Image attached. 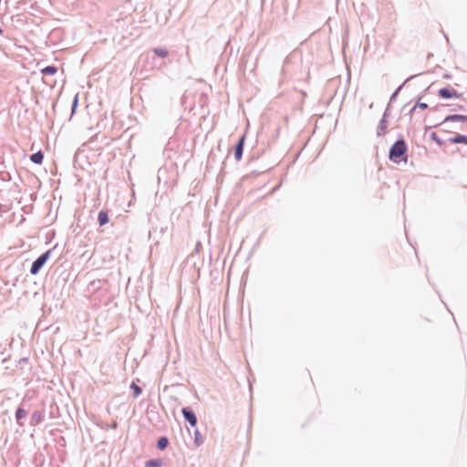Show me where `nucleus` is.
<instances>
[{"mask_svg": "<svg viewBox=\"0 0 467 467\" xmlns=\"http://www.w3.org/2000/svg\"><path fill=\"white\" fill-rule=\"evenodd\" d=\"M244 139H245V137H244V136H243V137L240 139V140H239L238 144H237V145H236V147H235L234 156H235V159H236L237 161L241 160V158H242V155H243V150H244Z\"/></svg>", "mask_w": 467, "mask_h": 467, "instance_id": "5", "label": "nucleus"}, {"mask_svg": "<svg viewBox=\"0 0 467 467\" xmlns=\"http://www.w3.org/2000/svg\"><path fill=\"white\" fill-rule=\"evenodd\" d=\"M455 119L465 120V119H467V117L462 116V115H451V116L447 117L445 120H455Z\"/></svg>", "mask_w": 467, "mask_h": 467, "instance_id": "14", "label": "nucleus"}, {"mask_svg": "<svg viewBox=\"0 0 467 467\" xmlns=\"http://www.w3.org/2000/svg\"><path fill=\"white\" fill-rule=\"evenodd\" d=\"M3 33L2 29L0 28V35Z\"/></svg>", "mask_w": 467, "mask_h": 467, "instance_id": "20", "label": "nucleus"}, {"mask_svg": "<svg viewBox=\"0 0 467 467\" xmlns=\"http://www.w3.org/2000/svg\"><path fill=\"white\" fill-rule=\"evenodd\" d=\"M50 251L43 254L33 264L30 269L32 275H36L49 257Z\"/></svg>", "mask_w": 467, "mask_h": 467, "instance_id": "2", "label": "nucleus"}, {"mask_svg": "<svg viewBox=\"0 0 467 467\" xmlns=\"http://www.w3.org/2000/svg\"><path fill=\"white\" fill-rule=\"evenodd\" d=\"M30 160H31V161H33L36 164H41L44 160V154L42 153L41 150H39V151L32 154L30 156Z\"/></svg>", "mask_w": 467, "mask_h": 467, "instance_id": "8", "label": "nucleus"}, {"mask_svg": "<svg viewBox=\"0 0 467 467\" xmlns=\"http://www.w3.org/2000/svg\"><path fill=\"white\" fill-rule=\"evenodd\" d=\"M98 220L99 223V225H104L109 223V216L108 213L104 211H100L98 214Z\"/></svg>", "mask_w": 467, "mask_h": 467, "instance_id": "9", "label": "nucleus"}, {"mask_svg": "<svg viewBox=\"0 0 467 467\" xmlns=\"http://www.w3.org/2000/svg\"><path fill=\"white\" fill-rule=\"evenodd\" d=\"M194 442L197 446H199L201 443H202V440L201 438L199 437V432H196V435H195V439H194Z\"/></svg>", "mask_w": 467, "mask_h": 467, "instance_id": "17", "label": "nucleus"}, {"mask_svg": "<svg viewBox=\"0 0 467 467\" xmlns=\"http://www.w3.org/2000/svg\"><path fill=\"white\" fill-rule=\"evenodd\" d=\"M43 420V413L41 411H35L31 416V424L37 425Z\"/></svg>", "mask_w": 467, "mask_h": 467, "instance_id": "7", "label": "nucleus"}, {"mask_svg": "<svg viewBox=\"0 0 467 467\" xmlns=\"http://www.w3.org/2000/svg\"><path fill=\"white\" fill-rule=\"evenodd\" d=\"M57 72V68L54 66H47L41 70L43 75H55Z\"/></svg>", "mask_w": 467, "mask_h": 467, "instance_id": "11", "label": "nucleus"}, {"mask_svg": "<svg viewBox=\"0 0 467 467\" xmlns=\"http://www.w3.org/2000/svg\"><path fill=\"white\" fill-rule=\"evenodd\" d=\"M168 443H169L168 439L165 437H162L158 441L157 445L160 450H163L167 447Z\"/></svg>", "mask_w": 467, "mask_h": 467, "instance_id": "12", "label": "nucleus"}, {"mask_svg": "<svg viewBox=\"0 0 467 467\" xmlns=\"http://www.w3.org/2000/svg\"><path fill=\"white\" fill-rule=\"evenodd\" d=\"M449 141L452 144H467V136L464 135H457L455 137L450 138Z\"/></svg>", "mask_w": 467, "mask_h": 467, "instance_id": "6", "label": "nucleus"}, {"mask_svg": "<svg viewBox=\"0 0 467 467\" xmlns=\"http://www.w3.org/2000/svg\"><path fill=\"white\" fill-rule=\"evenodd\" d=\"M130 388L133 389V391H134V395H135V396H139V395H140V394H141V389H140V387H139V386H138L137 384H135L134 382H133V383H131Z\"/></svg>", "mask_w": 467, "mask_h": 467, "instance_id": "15", "label": "nucleus"}, {"mask_svg": "<svg viewBox=\"0 0 467 467\" xmlns=\"http://www.w3.org/2000/svg\"><path fill=\"white\" fill-rule=\"evenodd\" d=\"M161 463L156 461H150L147 462L148 467H160Z\"/></svg>", "mask_w": 467, "mask_h": 467, "instance_id": "16", "label": "nucleus"}, {"mask_svg": "<svg viewBox=\"0 0 467 467\" xmlns=\"http://www.w3.org/2000/svg\"><path fill=\"white\" fill-rule=\"evenodd\" d=\"M26 415H27V411H26L25 409H23V408H18V409L16 410V418L17 421H19V420H22L23 418L26 417ZM18 423H19V425H21V426L23 425L21 422H18Z\"/></svg>", "mask_w": 467, "mask_h": 467, "instance_id": "10", "label": "nucleus"}, {"mask_svg": "<svg viewBox=\"0 0 467 467\" xmlns=\"http://www.w3.org/2000/svg\"><path fill=\"white\" fill-rule=\"evenodd\" d=\"M154 53L161 57H165L168 55L167 50L163 48H155Z\"/></svg>", "mask_w": 467, "mask_h": 467, "instance_id": "13", "label": "nucleus"}, {"mask_svg": "<svg viewBox=\"0 0 467 467\" xmlns=\"http://www.w3.org/2000/svg\"><path fill=\"white\" fill-rule=\"evenodd\" d=\"M417 107H419L421 109H424L427 108V104L426 103H419V104H417Z\"/></svg>", "mask_w": 467, "mask_h": 467, "instance_id": "19", "label": "nucleus"}, {"mask_svg": "<svg viewBox=\"0 0 467 467\" xmlns=\"http://www.w3.org/2000/svg\"><path fill=\"white\" fill-rule=\"evenodd\" d=\"M439 95L443 99H451L457 97V92L454 89L441 88L439 90Z\"/></svg>", "mask_w": 467, "mask_h": 467, "instance_id": "4", "label": "nucleus"}, {"mask_svg": "<svg viewBox=\"0 0 467 467\" xmlns=\"http://www.w3.org/2000/svg\"><path fill=\"white\" fill-rule=\"evenodd\" d=\"M407 146L404 140L396 141L389 150V159L394 162H400L401 159L407 161L406 157Z\"/></svg>", "mask_w": 467, "mask_h": 467, "instance_id": "1", "label": "nucleus"}, {"mask_svg": "<svg viewBox=\"0 0 467 467\" xmlns=\"http://www.w3.org/2000/svg\"><path fill=\"white\" fill-rule=\"evenodd\" d=\"M185 420L191 424L192 427H195L197 424V418L193 411L188 408H183L182 410Z\"/></svg>", "mask_w": 467, "mask_h": 467, "instance_id": "3", "label": "nucleus"}, {"mask_svg": "<svg viewBox=\"0 0 467 467\" xmlns=\"http://www.w3.org/2000/svg\"><path fill=\"white\" fill-rule=\"evenodd\" d=\"M431 138L433 140H435L438 144H441V140L440 139L437 138L436 134L435 133H432L431 134Z\"/></svg>", "mask_w": 467, "mask_h": 467, "instance_id": "18", "label": "nucleus"}]
</instances>
